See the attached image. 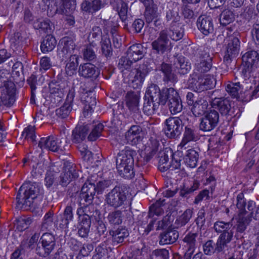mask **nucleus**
Wrapping results in <instances>:
<instances>
[{
  "instance_id": "f257e3e1",
  "label": "nucleus",
  "mask_w": 259,
  "mask_h": 259,
  "mask_svg": "<svg viewBox=\"0 0 259 259\" xmlns=\"http://www.w3.org/2000/svg\"><path fill=\"white\" fill-rule=\"evenodd\" d=\"M39 190L38 185L35 183H24L17 194V207L26 210H34L37 206L35 200L39 193Z\"/></svg>"
},
{
  "instance_id": "f03ea898",
  "label": "nucleus",
  "mask_w": 259,
  "mask_h": 259,
  "mask_svg": "<svg viewBox=\"0 0 259 259\" xmlns=\"http://www.w3.org/2000/svg\"><path fill=\"white\" fill-rule=\"evenodd\" d=\"M236 200V206L240 215L236 224V231L238 233H242L246 230L253 217L255 203L253 200L246 202L242 193L238 194Z\"/></svg>"
},
{
  "instance_id": "7ed1b4c3",
  "label": "nucleus",
  "mask_w": 259,
  "mask_h": 259,
  "mask_svg": "<svg viewBox=\"0 0 259 259\" xmlns=\"http://www.w3.org/2000/svg\"><path fill=\"white\" fill-rule=\"evenodd\" d=\"M136 155V151L128 147L118 153L116 159V168L121 177L131 179L134 176V157Z\"/></svg>"
},
{
  "instance_id": "20e7f679",
  "label": "nucleus",
  "mask_w": 259,
  "mask_h": 259,
  "mask_svg": "<svg viewBox=\"0 0 259 259\" xmlns=\"http://www.w3.org/2000/svg\"><path fill=\"white\" fill-rule=\"evenodd\" d=\"M234 27H228L226 28V36L224 39L225 53L224 62L230 64L232 60L239 54L240 41L239 38V33L237 31H233Z\"/></svg>"
},
{
  "instance_id": "39448f33",
  "label": "nucleus",
  "mask_w": 259,
  "mask_h": 259,
  "mask_svg": "<svg viewBox=\"0 0 259 259\" xmlns=\"http://www.w3.org/2000/svg\"><path fill=\"white\" fill-rule=\"evenodd\" d=\"M214 82L213 77L209 75H202L195 71L190 75L188 80L189 87L197 93L212 89Z\"/></svg>"
},
{
  "instance_id": "423d86ee",
  "label": "nucleus",
  "mask_w": 259,
  "mask_h": 259,
  "mask_svg": "<svg viewBox=\"0 0 259 259\" xmlns=\"http://www.w3.org/2000/svg\"><path fill=\"white\" fill-rule=\"evenodd\" d=\"M192 59L195 61V70L200 73L207 72L212 67V57L208 48L198 49V54L193 56Z\"/></svg>"
},
{
  "instance_id": "0eeeda50",
  "label": "nucleus",
  "mask_w": 259,
  "mask_h": 259,
  "mask_svg": "<svg viewBox=\"0 0 259 259\" xmlns=\"http://www.w3.org/2000/svg\"><path fill=\"white\" fill-rule=\"evenodd\" d=\"M149 71V68L147 64H139L129 73L127 76L128 84L134 89L140 88Z\"/></svg>"
},
{
  "instance_id": "6e6552de",
  "label": "nucleus",
  "mask_w": 259,
  "mask_h": 259,
  "mask_svg": "<svg viewBox=\"0 0 259 259\" xmlns=\"http://www.w3.org/2000/svg\"><path fill=\"white\" fill-rule=\"evenodd\" d=\"M183 121L179 117H170L164 122L163 132L169 139H176L183 131Z\"/></svg>"
},
{
  "instance_id": "1a4fd4ad",
  "label": "nucleus",
  "mask_w": 259,
  "mask_h": 259,
  "mask_svg": "<svg viewBox=\"0 0 259 259\" xmlns=\"http://www.w3.org/2000/svg\"><path fill=\"white\" fill-rule=\"evenodd\" d=\"M16 87L14 82L0 87V111L4 107H10L15 102Z\"/></svg>"
},
{
  "instance_id": "9d476101",
  "label": "nucleus",
  "mask_w": 259,
  "mask_h": 259,
  "mask_svg": "<svg viewBox=\"0 0 259 259\" xmlns=\"http://www.w3.org/2000/svg\"><path fill=\"white\" fill-rule=\"evenodd\" d=\"M40 241L41 246L37 245L36 253L40 256L46 257L54 249L56 246V238L50 233H45L41 236Z\"/></svg>"
},
{
  "instance_id": "9b49d317",
  "label": "nucleus",
  "mask_w": 259,
  "mask_h": 259,
  "mask_svg": "<svg viewBox=\"0 0 259 259\" xmlns=\"http://www.w3.org/2000/svg\"><path fill=\"white\" fill-rule=\"evenodd\" d=\"M126 200V192L120 187L116 186L106 195L105 201L110 206L115 208L121 206Z\"/></svg>"
},
{
  "instance_id": "f8f14e48",
  "label": "nucleus",
  "mask_w": 259,
  "mask_h": 259,
  "mask_svg": "<svg viewBox=\"0 0 259 259\" xmlns=\"http://www.w3.org/2000/svg\"><path fill=\"white\" fill-rule=\"evenodd\" d=\"M164 93L166 94L165 103L168 101V107L171 114H176L182 110V101L178 92L172 88L164 90Z\"/></svg>"
},
{
  "instance_id": "ddd939ff",
  "label": "nucleus",
  "mask_w": 259,
  "mask_h": 259,
  "mask_svg": "<svg viewBox=\"0 0 259 259\" xmlns=\"http://www.w3.org/2000/svg\"><path fill=\"white\" fill-rule=\"evenodd\" d=\"M219 117L218 111L211 110L201 119L199 126L200 130L206 132L212 131L218 125Z\"/></svg>"
},
{
  "instance_id": "4468645a",
  "label": "nucleus",
  "mask_w": 259,
  "mask_h": 259,
  "mask_svg": "<svg viewBox=\"0 0 259 259\" xmlns=\"http://www.w3.org/2000/svg\"><path fill=\"white\" fill-rule=\"evenodd\" d=\"M163 12L165 13V18L167 21H171V24H176L180 20L179 15V4L174 1L166 2L161 5Z\"/></svg>"
},
{
  "instance_id": "2eb2a0df",
  "label": "nucleus",
  "mask_w": 259,
  "mask_h": 259,
  "mask_svg": "<svg viewBox=\"0 0 259 259\" xmlns=\"http://www.w3.org/2000/svg\"><path fill=\"white\" fill-rule=\"evenodd\" d=\"M78 177L74 164L69 161L64 162L63 170L60 176V184L66 186L73 179Z\"/></svg>"
},
{
  "instance_id": "dca6fc26",
  "label": "nucleus",
  "mask_w": 259,
  "mask_h": 259,
  "mask_svg": "<svg viewBox=\"0 0 259 259\" xmlns=\"http://www.w3.org/2000/svg\"><path fill=\"white\" fill-rule=\"evenodd\" d=\"M167 89H163L162 91H160L157 84L152 83L147 88L145 98L154 100V102L161 103L162 105H164L165 104V97L167 95L164 92Z\"/></svg>"
},
{
  "instance_id": "f3484780",
  "label": "nucleus",
  "mask_w": 259,
  "mask_h": 259,
  "mask_svg": "<svg viewBox=\"0 0 259 259\" xmlns=\"http://www.w3.org/2000/svg\"><path fill=\"white\" fill-rule=\"evenodd\" d=\"M212 106L217 109L222 115L233 116L234 108L231 106V101L225 98H215L212 100Z\"/></svg>"
},
{
  "instance_id": "a211bd4d",
  "label": "nucleus",
  "mask_w": 259,
  "mask_h": 259,
  "mask_svg": "<svg viewBox=\"0 0 259 259\" xmlns=\"http://www.w3.org/2000/svg\"><path fill=\"white\" fill-rule=\"evenodd\" d=\"M170 40L168 37V30L160 31L158 37L152 42L153 50L158 54H163L168 49Z\"/></svg>"
},
{
  "instance_id": "6ab92c4d",
  "label": "nucleus",
  "mask_w": 259,
  "mask_h": 259,
  "mask_svg": "<svg viewBox=\"0 0 259 259\" xmlns=\"http://www.w3.org/2000/svg\"><path fill=\"white\" fill-rule=\"evenodd\" d=\"M60 50L58 55L62 60L65 59L67 56L72 55L71 54L75 48V44L73 39L69 37L62 38L59 43Z\"/></svg>"
},
{
  "instance_id": "aec40b11",
  "label": "nucleus",
  "mask_w": 259,
  "mask_h": 259,
  "mask_svg": "<svg viewBox=\"0 0 259 259\" xmlns=\"http://www.w3.org/2000/svg\"><path fill=\"white\" fill-rule=\"evenodd\" d=\"M147 132L146 129L140 125H132L125 133V139L128 144L132 145H136L141 140L140 135L145 134Z\"/></svg>"
},
{
  "instance_id": "412c9836",
  "label": "nucleus",
  "mask_w": 259,
  "mask_h": 259,
  "mask_svg": "<svg viewBox=\"0 0 259 259\" xmlns=\"http://www.w3.org/2000/svg\"><path fill=\"white\" fill-rule=\"evenodd\" d=\"M96 192V185L91 182H85L81 188L79 195L80 201L92 204Z\"/></svg>"
},
{
  "instance_id": "4be33fe9",
  "label": "nucleus",
  "mask_w": 259,
  "mask_h": 259,
  "mask_svg": "<svg viewBox=\"0 0 259 259\" xmlns=\"http://www.w3.org/2000/svg\"><path fill=\"white\" fill-rule=\"evenodd\" d=\"M78 74L85 78L96 79L100 74L99 69L90 63L81 64L78 68Z\"/></svg>"
},
{
  "instance_id": "5701e85b",
  "label": "nucleus",
  "mask_w": 259,
  "mask_h": 259,
  "mask_svg": "<svg viewBox=\"0 0 259 259\" xmlns=\"http://www.w3.org/2000/svg\"><path fill=\"white\" fill-rule=\"evenodd\" d=\"M157 71L163 73V81L166 83L169 82L173 84L177 82L178 79L177 75L172 72L171 65L164 62H162L157 68Z\"/></svg>"
},
{
  "instance_id": "b1692460",
  "label": "nucleus",
  "mask_w": 259,
  "mask_h": 259,
  "mask_svg": "<svg viewBox=\"0 0 259 259\" xmlns=\"http://www.w3.org/2000/svg\"><path fill=\"white\" fill-rule=\"evenodd\" d=\"M85 202L80 201L79 204H83V206L78 208L77 210L76 213L78 215L79 220L84 221V219L91 221L93 216L95 213L96 215H99V211L94 209L93 205L85 204Z\"/></svg>"
},
{
  "instance_id": "393cba45",
  "label": "nucleus",
  "mask_w": 259,
  "mask_h": 259,
  "mask_svg": "<svg viewBox=\"0 0 259 259\" xmlns=\"http://www.w3.org/2000/svg\"><path fill=\"white\" fill-rule=\"evenodd\" d=\"M197 25L200 31L205 35H207L213 31L212 19L209 16H199L197 21Z\"/></svg>"
},
{
  "instance_id": "a878e982",
  "label": "nucleus",
  "mask_w": 259,
  "mask_h": 259,
  "mask_svg": "<svg viewBox=\"0 0 259 259\" xmlns=\"http://www.w3.org/2000/svg\"><path fill=\"white\" fill-rule=\"evenodd\" d=\"M152 218L149 213L142 212L137 217V221L136 223L141 227V229H144V232L147 235L151 230L153 229L154 224L155 220L151 219L148 224V220L149 218Z\"/></svg>"
},
{
  "instance_id": "bb28decb",
  "label": "nucleus",
  "mask_w": 259,
  "mask_h": 259,
  "mask_svg": "<svg viewBox=\"0 0 259 259\" xmlns=\"http://www.w3.org/2000/svg\"><path fill=\"white\" fill-rule=\"evenodd\" d=\"M197 232H189L183 239L184 247L187 254L192 255L196 248V237L198 236Z\"/></svg>"
},
{
  "instance_id": "cd10ccee",
  "label": "nucleus",
  "mask_w": 259,
  "mask_h": 259,
  "mask_svg": "<svg viewBox=\"0 0 259 259\" xmlns=\"http://www.w3.org/2000/svg\"><path fill=\"white\" fill-rule=\"evenodd\" d=\"M199 139L198 134L196 131L191 127L186 126L181 142L178 145V149H186V145L191 141H196Z\"/></svg>"
},
{
  "instance_id": "c85d7f7f",
  "label": "nucleus",
  "mask_w": 259,
  "mask_h": 259,
  "mask_svg": "<svg viewBox=\"0 0 259 259\" xmlns=\"http://www.w3.org/2000/svg\"><path fill=\"white\" fill-rule=\"evenodd\" d=\"M145 49L140 44H136L131 46L126 53L127 56L133 61L136 62L142 59L145 55Z\"/></svg>"
},
{
  "instance_id": "c756f323",
  "label": "nucleus",
  "mask_w": 259,
  "mask_h": 259,
  "mask_svg": "<svg viewBox=\"0 0 259 259\" xmlns=\"http://www.w3.org/2000/svg\"><path fill=\"white\" fill-rule=\"evenodd\" d=\"M73 97V93L70 92L68 94L66 100L63 105L56 110V115L59 117L63 119L66 118L69 115L72 109L71 105Z\"/></svg>"
},
{
  "instance_id": "7c9ffc66",
  "label": "nucleus",
  "mask_w": 259,
  "mask_h": 259,
  "mask_svg": "<svg viewBox=\"0 0 259 259\" xmlns=\"http://www.w3.org/2000/svg\"><path fill=\"white\" fill-rule=\"evenodd\" d=\"M89 131L88 124L77 125L72 133V141L73 143H79L86 138Z\"/></svg>"
},
{
  "instance_id": "2f4dec72",
  "label": "nucleus",
  "mask_w": 259,
  "mask_h": 259,
  "mask_svg": "<svg viewBox=\"0 0 259 259\" xmlns=\"http://www.w3.org/2000/svg\"><path fill=\"white\" fill-rule=\"evenodd\" d=\"M81 101L84 105V112L91 113L96 105V98L93 92L82 93L81 96Z\"/></svg>"
},
{
  "instance_id": "473e14b6",
  "label": "nucleus",
  "mask_w": 259,
  "mask_h": 259,
  "mask_svg": "<svg viewBox=\"0 0 259 259\" xmlns=\"http://www.w3.org/2000/svg\"><path fill=\"white\" fill-rule=\"evenodd\" d=\"M109 234L112 237V244L117 245L123 242L125 238L128 236L129 233L126 228H119L115 230L110 231Z\"/></svg>"
},
{
  "instance_id": "72a5a7b5",
  "label": "nucleus",
  "mask_w": 259,
  "mask_h": 259,
  "mask_svg": "<svg viewBox=\"0 0 259 259\" xmlns=\"http://www.w3.org/2000/svg\"><path fill=\"white\" fill-rule=\"evenodd\" d=\"M139 100L140 96L138 93L128 92L126 95V105L134 112L139 111Z\"/></svg>"
},
{
  "instance_id": "f704fd0d",
  "label": "nucleus",
  "mask_w": 259,
  "mask_h": 259,
  "mask_svg": "<svg viewBox=\"0 0 259 259\" xmlns=\"http://www.w3.org/2000/svg\"><path fill=\"white\" fill-rule=\"evenodd\" d=\"M179 237L178 231L168 230L160 234L159 244L160 245L170 244L175 243Z\"/></svg>"
},
{
  "instance_id": "c9c22d12",
  "label": "nucleus",
  "mask_w": 259,
  "mask_h": 259,
  "mask_svg": "<svg viewBox=\"0 0 259 259\" xmlns=\"http://www.w3.org/2000/svg\"><path fill=\"white\" fill-rule=\"evenodd\" d=\"M58 139L53 136L41 138L38 143V147L42 149H47L56 152L57 148Z\"/></svg>"
},
{
  "instance_id": "e433bc0d",
  "label": "nucleus",
  "mask_w": 259,
  "mask_h": 259,
  "mask_svg": "<svg viewBox=\"0 0 259 259\" xmlns=\"http://www.w3.org/2000/svg\"><path fill=\"white\" fill-rule=\"evenodd\" d=\"M79 57L77 55H70L66 61L65 73L69 76H72L76 73L78 66Z\"/></svg>"
},
{
  "instance_id": "4c0bfd02",
  "label": "nucleus",
  "mask_w": 259,
  "mask_h": 259,
  "mask_svg": "<svg viewBox=\"0 0 259 259\" xmlns=\"http://www.w3.org/2000/svg\"><path fill=\"white\" fill-rule=\"evenodd\" d=\"M244 64L256 68L259 61V55L256 51H250L245 53L242 57Z\"/></svg>"
},
{
  "instance_id": "58836bf2",
  "label": "nucleus",
  "mask_w": 259,
  "mask_h": 259,
  "mask_svg": "<svg viewBox=\"0 0 259 259\" xmlns=\"http://www.w3.org/2000/svg\"><path fill=\"white\" fill-rule=\"evenodd\" d=\"M184 160L185 164L191 168L197 166L199 158L198 153L194 149H190L186 151Z\"/></svg>"
},
{
  "instance_id": "ea45409f",
  "label": "nucleus",
  "mask_w": 259,
  "mask_h": 259,
  "mask_svg": "<svg viewBox=\"0 0 259 259\" xmlns=\"http://www.w3.org/2000/svg\"><path fill=\"white\" fill-rule=\"evenodd\" d=\"M158 153V168L161 171H165L168 170L169 156L171 157L172 153L170 150H164L160 151Z\"/></svg>"
},
{
  "instance_id": "a19ab883",
  "label": "nucleus",
  "mask_w": 259,
  "mask_h": 259,
  "mask_svg": "<svg viewBox=\"0 0 259 259\" xmlns=\"http://www.w3.org/2000/svg\"><path fill=\"white\" fill-rule=\"evenodd\" d=\"M208 106V102L205 100L200 98L195 102L191 110L195 116L199 117L205 113Z\"/></svg>"
},
{
  "instance_id": "79ce46f5",
  "label": "nucleus",
  "mask_w": 259,
  "mask_h": 259,
  "mask_svg": "<svg viewBox=\"0 0 259 259\" xmlns=\"http://www.w3.org/2000/svg\"><path fill=\"white\" fill-rule=\"evenodd\" d=\"M160 105H161V103L154 102L152 100L145 98L143 111L147 116L152 115L158 109Z\"/></svg>"
},
{
  "instance_id": "37998d69",
  "label": "nucleus",
  "mask_w": 259,
  "mask_h": 259,
  "mask_svg": "<svg viewBox=\"0 0 259 259\" xmlns=\"http://www.w3.org/2000/svg\"><path fill=\"white\" fill-rule=\"evenodd\" d=\"M104 5L102 0H94L91 2L84 1L81 4L83 11L93 13L101 8Z\"/></svg>"
},
{
  "instance_id": "c03bdc74",
  "label": "nucleus",
  "mask_w": 259,
  "mask_h": 259,
  "mask_svg": "<svg viewBox=\"0 0 259 259\" xmlns=\"http://www.w3.org/2000/svg\"><path fill=\"white\" fill-rule=\"evenodd\" d=\"M56 44L55 38L52 35H47L41 42V51L44 53L51 52L55 48Z\"/></svg>"
},
{
  "instance_id": "a18cd8bd",
  "label": "nucleus",
  "mask_w": 259,
  "mask_h": 259,
  "mask_svg": "<svg viewBox=\"0 0 259 259\" xmlns=\"http://www.w3.org/2000/svg\"><path fill=\"white\" fill-rule=\"evenodd\" d=\"M88 124L89 126V130H92L88 139L91 141H96L101 136L104 125L101 123H94Z\"/></svg>"
},
{
  "instance_id": "49530a36",
  "label": "nucleus",
  "mask_w": 259,
  "mask_h": 259,
  "mask_svg": "<svg viewBox=\"0 0 259 259\" xmlns=\"http://www.w3.org/2000/svg\"><path fill=\"white\" fill-rule=\"evenodd\" d=\"M176 68L180 74L184 75L187 74L191 69V65L186 61L185 57H179L175 63Z\"/></svg>"
},
{
  "instance_id": "de8ad7c7",
  "label": "nucleus",
  "mask_w": 259,
  "mask_h": 259,
  "mask_svg": "<svg viewBox=\"0 0 259 259\" xmlns=\"http://www.w3.org/2000/svg\"><path fill=\"white\" fill-rule=\"evenodd\" d=\"M182 150L179 149L177 151L172 154L171 161L168 164V170L173 171L181 169V157L182 155Z\"/></svg>"
},
{
  "instance_id": "09e8293b",
  "label": "nucleus",
  "mask_w": 259,
  "mask_h": 259,
  "mask_svg": "<svg viewBox=\"0 0 259 259\" xmlns=\"http://www.w3.org/2000/svg\"><path fill=\"white\" fill-rule=\"evenodd\" d=\"M193 214L192 209H187L176 220L175 224L177 228L182 227L186 225L190 220Z\"/></svg>"
},
{
  "instance_id": "8fccbe9b",
  "label": "nucleus",
  "mask_w": 259,
  "mask_h": 259,
  "mask_svg": "<svg viewBox=\"0 0 259 259\" xmlns=\"http://www.w3.org/2000/svg\"><path fill=\"white\" fill-rule=\"evenodd\" d=\"M33 25L34 29L41 30L47 33L51 32L52 26L49 20H44L42 19L36 20Z\"/></svg>"
},
{
  "instance_id": "3c124183",
  "label": "nucleus",
  "mask_w": 259,
  "mask_h": 259,
  "mask_svg": "<svg viewBox=\"0 0 259 259\" xmlns=\"http://www.w3.org/2000/svg\"><path fill=\"white\" fill-rule=\"evenodd\" d=\"M84 221L79 220L78 227V234L82 238H87L90 230L91 221L84 219Z\"/></svg>"
},
{
  "instance_id": "603ef678",
  "label": "nucleus",
  "mask_w": 259,
  "mask_h": 259,
  "mask_svg": "<svg viewBox=\"0 0 259 259\" xmlns=\"http://www.w3.org/2000/svg\"><path fill=\"white\" fill-rule=\"evenodd\" d=\"M235 19V15L230 10H224L220 16V24L223 26H226L233 22Z\"/></svg>"
},
{
  "instance_id": "864d4df0",
  "label": "nucleus",
  "mask_w": 259,
  "mask_h": 259,
  "mask_svg": "<svg viewBox=\"0 0 259 259\" xmlns=\"http://www.w3.org/2000/svg\"><path fill=\"white\" fill-rule=\"evenodd\" d=\"M175 24H171L168 30V37L175 41L181 39L184 35V30L181 27H175Z\"/></svg>"
},
{
  "instance_id": "5fc2aeb1",
  "label": "nucleus",
  "mask_w": 259,
  "mask_h": 259,
  "mask_svg": "<svg viewBox=\"0 0 259 259\" xmlns=\"http://www.w3.org/2000/svg\"><path fill=\"white\" fill-rule=\"evenodd\" d=\"M213 228L217 233L222 234L234 229V227L232 222L217 221L214 224Z\"/></svg>"
},
{
  "instance_id": "6e6d98bb",
  "label": "nucleus",
  "mask_w": 259,
  "mask_h": 259,
  "mask_svg": "<svg viewBox=\"0 0 259 259\" xmlns=\"http://www.w3.org/2000/svg\"><path fill=\"white\" fill-rule=\"evenodd\" d=\"M123 217L122 211L115 210L109 213L107 219L111 224L119 225L122 222Z\"/></svg>"
},
{
  "instance_id": "4d7b16f0",
  "label": "nucleus",
  "mask_w": 259,
  "mask_h": 259,
  "mask_svg": "<svg viewBox=\"0 0 259 259\" xmlns=\"http://www.w3.org/2000/svg\"><path fill=\"white\" fill-rule=\"evenodd\" d=\"M102 35V30L99 26H94L92 28L88 39L92 46H96V42L100 40V38Z\"/></svg>"
},
{
  "instance_id": "13d9d810",
  "label": "nucleus",
  "mask_w": 259,
  "mask_h": 259,
  "mask_svg": "<svg viewBox=\"0 0 259 259\" xmlns=\"http://www.w3.org/2000/svg\"><path fill=\"white\" fill-rule=\"evenodd\" d=\"M101 44L103 54L107 57L111 56L112 55V49L110 39L104 37L102 39Z\"/></svg>"
},
{
  "instance_id": "bf43d9fd",
  "label": "nucleus",
  "mask_w": 259,
  "mask_h": 259,
  "mask_svg": "<svg viewBox=\"0 0 259 259\" xmlns=\"http://www.w3.org/2000/svg\"><path fill=\"white\" fill-rule=\"evenodd\" d=\"M94 246L92 244H84L79 248V253L73 259H85V257L88 256L90 253L93 251Z\"/></svg>"
},
{
  "instance_id": "052dcab7",
  "label": "nucleus",
  "mask_w": 259,
  "mask_h": 259,
  "mask_svg": "<svg viewBox=\"0 0 259 259\" xmlns=\"http://www.w3.org/2000/svg\"><path fill=\"white\" fill-rule=\"evenodd\" d=\"M22 136L24 137L25 139L30 140L32 142L35 143V144H36L34 126L29 125L25 128L22 133Z\"/></svg>"
},
{
  "instance_id": "680f3d73",
  "label": "nucleus",
  "mask_w": 259,
  "mask_h": 259,
  "mask_svg": "<svg viewBox=\"0 0 259 259\" xmlns=\"http://www.w3.org/2000/svg\"><path fill=\"white\" fill-rule=\"evenodd\" d=\"M146 21L148 23H150L160 17V14L158 12L157 9L155 8H146L145 13Z\"/></svg>"
},
{
  "instance_id": "e2e57ef3",
  "label": "nucleus",
  "mask_w": 259,
  "mask_h": 259,
  "mask_svg": "<svg viewBox=\"0 0 259 259\" xmlns=\"http://www.w3.org/2000/svg\"><path fill=\"white\" fill-rule=\"evenodd\" d=\"M52 3L54 6V9H51V14L68 15L67 13L65 12L66 9L63 0H55Z\"/></svg>"
},
{
  "instance_id": "0e129e2a",
  "label": "nucleus",
  "mask_w": 259,
  "mask_h": 259,
  "mask_svg": "<svg viewBox=\"0 0 259 259\" xmlns=\"http://www.w3.org/2000/svg\"><path fill=\"white\" fill-rule=\"evenodd\" d=\"M164 200H157L155 203L153 204L150 207L149 213L152 217L154 214L159 215L163 212V210L161 208V206L163 204Z\"/></svg>"
},
{
  "instance_id": "69168bd1",
  "label": "nucleus",
  "mask_w": 259,
  "mask_h": 259,
  "mask_svg": "<svg viewBox=\"0 0 259 259\" xmlns=\"http://www.w3.org/2000/svg\"><path fill=\"white\" fill-rule=\"evenodd\" d=\"M241 89L239 82L230 83L227 85L226 91L233 97L238 98L239 97V91Z\"/></svg>"
},
{
  "instance_id": "338daca9",
  "label": "nucleus",
  "mask_w": 259,
  "mask_h": 259,
  "mask_svg": "<svg viewBox=\"0 0 259 259\" xmlns=\"http://www.w3.org/2000/svg\"><path fill=\"white\" fill-rule=\"evenodd\" d=\"M48 162H45L44 161H41L37 163L35 166H33V170L31 171L32 176L33 177H37L41 176L45 170L47 168Z\"/></svg>"
},
{
  "instance_id": "774afa93",
  "label": "nucleus",
  "mask_w": 259,
  "mask_h": 259,
  "mask_svg": "<svg viewBox=\"0 0 259 259\" xmlns=\"http://www.w3.org/2000/svg\"><path fill=\"white\" fill-rule=\"evenodd\" d=\"M133 61L130 59L127 56L126 57H122L118 62V67L121 72L124 70H127L131 68Z\"/></svg>"
}]
</instances>
